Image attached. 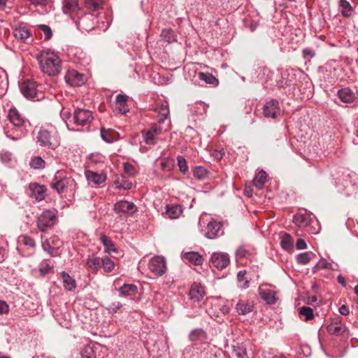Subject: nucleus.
I'll list each match as a JSON object with an SVG mask.
<instances>
[{
    "label": "nucleus",
    "instance_id": "f257e3e1",
    "mask_svg": "<svg viewBox=\"0 0 358 358\" xmlns=\"http://www.w3.org/2000/svg\"><path fill=\"white\" fill-rule=\"evenodd\" d=\"M41 71L50 76H55L62 70L61 59L50 50H44L36 55Z\"/></svg>",
    "mask_w": 358,
    "mask_h": 358
},
{
    "label": "nucleus",
    "instance_id": "f03ea898",
    "mask_svg": "<svg viewBox=\"0 0 358 358\" xmlns=\"http://www.w3.org/2000/svg\"><path fill=\"white\" fill-rule=\"evenodd\" d=\"M9 121L15 127H17V133L13 134L11 131H6L7 138L17 141L24 137L27 134V124H29L28 120L15 108H10L8 113Z\"/></svg>",
    "mask_w": 358,
    "mask_h": 358
},
{
    "label": "nucleus",
    "instance_id": "7ed1b4c3",
    "mask_svg": "<svg viewBox=\"0 0 358 358\" xmlns=\"http://www.w3.org/2000/svg\"><path fill=\"white\" fill-rule=\"evenodd\" d=\"M36 142L41 147L55 150L60 144L59 136L55 129L41 128L36 135Z\"/></svg>",
    "mask_w": 358,
    "mask_h": 358
},
{
    "label": "nucleus",
    "instance_id": "20e7f679",
    "mask_svg": "<svg viewBox=\"0 0 358 358\" xmlns=\"http://www.w3.org/2000/svg\"><path fill=\"white\" fill-rule=\"evenodd\" d=\"M76 185L74 180L65 172L57 171L51 182V187L58 193L62 194L72 190Z\"/></svg>",
    "mask_w": 358,
    "mask_h": 358
},
{
    "label": "nucleus",
    "instance_id": "39448f33",
    "mask_svg": "<svg viewBox=\"0 0 358 358\" xmlns=\"http://www.w3.org/2000/svg\"><path fill=\"white\" fill-rule=\"evenodd\" d=\"M62 10L64 14L69 15L71 19L77 23L76 18L79 17L80 7L77 0H64ZM90 16L85 15L78 22L79 27H82Z\"/></svg>",
    "mask_w": 358,
    "mask_h": 358
},
{
    "label": "nucleus",
    "instance_id": "423d86ee",
    "mask_svg": "<svg viewBox=\"0 0 358 358\" xmlns=\"http://www.w3.org/2000/svg\"><path fill=\"white\" fill-rule=\"evenodd\" d=\"M148 269L156 276L163 275L167 270L165 258L160 255L152 257L148 263Z\"/></svg>",
    "mask_w": 358,
    "mask_h": 358
},
{
    "label": "nucleus",
    "instance_id": "0eeeda50",
    "mask_svg": "<svg viewBox=\"0 0 358 358\" xmlns=\"http://www.w3.org/2000/svg\"><path fill=\"white\" fill-rule=\"evenodd\" d=\"M335 185L338 191L346 195H350L356 189L355 185L352 183L348 174H342L336 179Z\"/></svg>",
    "mask_w": 358,
    "mask_h": 358
},
{
    "label": "nucleus",
    "instance_id": "6e6552de",
    "mask_svg": "<svg viewBox=\"0 0 358 358\" xmlns=\"http://www.w3.org/2000/svg\"><path fill=\"white\" fill-rule=\"evenodd\" d=\"M94 117L90 110L77 108L75 110L73 116V122L78 126H85L92 122Z\"/></svg>",
    "mask_w": 358,
    "mask_h": 358
},
{
    "label": "nucleus",
    "instance_id": "1a4fd4ad",
    "mask_svg": "<svg viewBox=\"0 0 358 358\" xmlns=\"http://www.w3.org/2000/svg\"><path fill=\"white\" fill-rule=\"evenodd\" d=\"M103 347L95 343H90L85 346L81 350L80 355L82 358H99Z\"/></svg>",
    "mask_w": 358,
    "mask_h": 358
},
{
    "label": "nucleus",
    "instance_id": "9d476101",
    "mask_svg": "<svg viewBox=\"0 0 358 358\" xmlns=\"http://www.w3.org/2000/svg\"><path fill=\"white\" fill-rule=\"evenodd\" d=\"M230 262L229 255L222 252H214L210 259L211 266L220 271L225 268Z\"/></svg>",
    "mask_w": 358,
    "mask_h": 358
},
{
    "label": "nucleus",
    "instance_id": "9b49d317",
    "mask_svg": "<svg viewBox=\"0 0 358 358\" xmlns=\"http://www.w3.org/2000/svg\"><path fill=\"white\" fill-rule=\"evenodd\" d=\"M65 81L71 86H81L85 83V76L76 70H69L64 77Z\"/></svg>",
    "mask_w": 358,
    "mask_h": 358
},
{
    "label": "nucleus",
    "instance_id": "f8f14e48",
    "mask_svg": "<svg viewBox=\"0 0 358 358\" xmlns=\"http://www.w3.org/2000/svg\"><path fill=\"white\" fill-rule=\"evenodd\" d=\"M264 115L267 118H275L280 113L278 101L271 99L263 108Z\"/></svg>",
    "mask_w": 358,
    "mask_h": 358
},
{
    "label": "nucleus",
    "instance_id": "ddd939ff",
    "mask_svg": "<svg viewBox=\"0 0 358 358\" xmlns=\"http://www.w3.org/2000/svg\"><path fill=\"white\" fill-rule=\"evenodd\" d=\"M222 225H201V232L208 238L213 239L224 234Z\"/></svg>",
    "mask_w": 358,
    "mask_h": 358
},
{
    "label": "nucleus",
    "instance_id": "4468645a",
    "mask_svg": "<svg viewBox=\"0 0 358 358\" xmlns=\"http://www.w3.org/2000/svg\"><path fill=\"white\" fill-rule=\"evenodd\" d=\"M22 94L27 98H35L37 96L38 90L36 83L30 80L24 81L20 85Z\"/></svg>",
    "mask_w": 358,
    "mask_h": 358
},
{
    "label": "nucleus",
    "instance_id": "2eb2a0df",
    "mask_svg": "<svg viewBox=\"0 0 358 358\" xmlns=\"http://www.w3.org/2000/svg\"><path fill=\"white\" fill-rule=\"evenodd\" d=\"M114 209L117 213L132 215L136 212L137 207L132 202L128 201H120L115 204Z\"/></svg>",
    "mask_w": 358,
    "mask_h": 358
},
{
    "label": "nucleus",
    "instance_id": "dca6fc26",
    "mask_svg": "<svg viewBox=\"0 0 358 358\" xmlns=\"http://www.w3.org/2000/svg\"><path fill=\"white\" fill-rule=\"evenodd\" d=\"M189 339L194 345L199 343L206 344L208 335L203 329L198 328L192 330L189 333Z\"/></svg>",
    "mask_w": 358,
    "mask_h": 358
},
{
    "label": "nucleus",
    "instance_id": "f3484780",
    "mask_svg": "<svg viewBox=\"0 0 358 358\" xmlns=\"http://www.w3.org/2000/svg\"><path fill=\"white\" fill-rule=\"evenodd\" d=\"M205 295L204 287L200 284L194 282L191 286L189 296L192 301L194 302L200 301Z\"/></svg>",
    "mask_w": 358,
    "mask_h": 358
},
{
    "label": "nucleus",
    "instance_id": "a211bd4d",
    "mask_svg": "<svg viewBox=\"0 0 358 358\" xmlns=\"http://www.w3.org/2000/svg\"><path fill=\"white\" fill-rule=\"evenodd\" d=\"M31 192L30 196L37 201H42L45 197L46 188L43 185L37 183H31L29 186Z\"/></svg>",
    "mask_w": 358,
    "mask_h": 358
},
{
    "label": "nucleus",
    "instance_id": "6ab92c4d",
    "mask_svg": "<svg viewBox=\"0 0 358 358\" xmlns=\"http://www.w3.org/2000/svg\"><path fill=\"white\" fill-rule=\"evenodd\" d=\"M294 224H313L317 222L316 217L308 212L297 213L293 217Z\"/></svg>",
    "mask_w": 358,
    "mask_h": 358
},
{
    "label": "nucleus",
    "instance_id": "aec40b11",
    "mask_svg": "<svg viewBox=\"0 0 358 358\" xmlns=\"http://www.w3.org/2000/svg\"><path fill=\"white\" fill-rule=\"evenodd\" d=\"M235 308L238 315H245L252 312L254 304L248 300L239 299L236 304Z\"/></svg>",
    "mask_w": 358,
    "mask_h": 358
},
{
    "label": "nucleus",
    "instance_id": "412c9836",
    "mask_svg": "<svg viewBox=\"0 0 358 358\" xmlns=\"http://www.w3.org/2000/svg\"><path fill=\"white\" fill-rule=\"evenodd\" d=\"M221 356H222V352L220 350L206 344L201 352L199 358H220Z\"/></svg>",
    "mask_w": 358,
    "mask_h": 358
},
{
    "label": "nucleus",
    "instance_id": "4be33fe9",
    "mask_svg": "<svg viewBox=\"0 0 358 358\" xmlns=\"http://www.w3.org/2000/svg\"><path fill=\"white\" fill-rule=\"evenodd\" d=\"M339 99L345 103H352L355 99V94L349 87H344L337 92Z\"/></svg>",
    "mask_w": 358,
    "mask_h": 358
},
{
    "label": "nucleus",
    "instance_id": "5701e85b",
    "mask_svg": "<svg viewBox=\"0 0 358 358\" xmlns=\"http://www.w3.org/2000/svg\"><path fill=\"white\" fill-rule=\"evenodd\" d=\"M182 257L184 259L189 262L190 263L194 264L196 266H200L203 262V258L202 255H201L197 252H193V251L185 252H183L182 253Z\"/></svg>",
    "mask_w": 358,
    "mask_h": 358
},
{
    "label": "nucleus",
    "instance_id": "b1692460",
    "mask_svg": "<svg viewBox=\"0 0 358 358\" xmlns=\"http://www.w3.org/2000/svg\"><path fill=\"white\" fill-rule=\"evenodd\" d=\"M259 294L268 304H274L277 301L276 292L273 290L269 289H264L259 287Z\"/></svg>",
    "mask_w": 358,
    "mask_h": 358
},
{
    "label": "nucleus",
    "instance_id": "393cba45",
    "mask_svg": "<svg viewBox=\"0 0 358 358\" xmlns=\"http://www.w3.org/2000/svg\"><path fill=\"white\" fill-rule=\"evenodd\" d=\"M85 176L89 183H93L96 185L104 182L106 178L104 174H99L92 171H87L85 172Z\"/></svg>",
    "mask_w": 358,
    "mask_h": 358
},
{
    "label": "nucleus",
    "instance_id": "a878e982",
    "mask_svg": "<svg viewBox=\"0 0 358 358\" xmlns=\"http://www.w3.org/2000/svg\"><path fill=\"white\" fill-rule=\"evenodd\" d=\"M347 329L345 325L341 324V321L334 322L327 326V331L329 334L334 335H341Z\"/></svg>",
    "mask_w": 358,
    "mask_h": 358
},
{
    "label": "nucleus",
    "instance_id": "bb28decb",
    "mask_svg": "<svg viewBox=\"0 0 358 358\" xmlns=\"http://www.w3.org/2000/svg\"><path fill=\"white\" fill-rule=\"evenodd\" d=\"M154 111L157 113L161 117L158 120L159 124H163L168 118L169 115V108L167 103H163L157 106L154 109Z\"/></svg>",
    "mask_w": 358,
    "mask_h": 358
},
{
    "label": "nucleus",
    "instance_id": "cd10ccee",
    "mask_svg": "<svg viewBox=\"0 0 358 358\" xmlns=\"http://www.w3.org/2000/svg\"><path fill=\"white\" fill-rule=\"evenodd\" d=\"M64 288L68 291H73L76 287V283L67 273L62 271L60 273Z\"/></svg>",
    "mask_w": 358,
    "mask_h": 358
},
{
    "label": "nucleus",
    "instance_id": "c85d7f7f",
    "mask_svg": "<svg viewBox=\"0 0 358 358\" xmlns=\"http://www.w3.org/2000/svg\"><path fill=\"white\" fill-rule=\"evenodd\" d=\"M100 241L103 245L105 248V252L110 253V252H116L117 249L113 243V242L104 234L101 233L100 235Z\"/></svg>",
    "mask_w": 358,
    "mask_h": 358
},
{
    "label": "nucleus",
    "instance_id": "c756f323",
    "mask_svg": "<svg viewBox=\"0 0 358 358\" xmlns=\"http://www.w3.org/2000/svg\"><path fill=\"white\" fill-rule=\"evenodd\" d=\"M39 222L41 224H48L50 222H54L57 220L55 210H47L43 211L39 217Z\"/></svg>",
    "mask_w": 358,
    "mask_h": 358
},
{
    "label": "nucleus",
    "instance_id": "7c9ffc66",
    "mask_svg": "<svg viewBox=\"0 0 358 358\" xmlns=\"http://www.w3.org/2000/svg\"><path fill=\"white\" fill-rule=\"evenodd\" d=\"M118 292L120 296H132L137 292V287L133 284H124L118 289Z\"/></svg>",
    "mask_w": 358,
    "mask_h": 358
},
{
    "label": "nucleus",
    "instance_id": "2f4dec72",
    "mask_svg": "<svg viewBox=\"0 0 358 358\" xmlns=\"http://www.w3.org/2000/svg\"><path fill=\"white\" fill-rule=\"evenodd\" d=\"M338 6L342 15L349 17L352 13V7L347 0H339Z\"/></svg>",
    "mask_w": 358,
    "mask_h": 358
},
{
    "label": "nucleus",
    "instance_id": "473e14b6",
    "mask_svg": "<svg viewBox=\"0 0 358 358\" xmlns=\"http://www.w3.org/2000/svg\"><path fill=\"white\" fill-rule=\"evenodd\" d=\"M30 31L25 27H19L14 29L13 35L14 36L21 41H24L27 38L30 36Z\"/></svg>",
    "mask_w": 358,
    "mask_h": 358
},
{
    "label": "nucleus",
    "instance_id": "72a5a7b5",
    "mask_svg": "<svg viewBox=\"0 0 358 358\" xmlns=\"http://www.w3.org/2000/svg\"><path fill=\"white\" fill-rule=\"evenodd\" d=\"M182 212V207L180 205L167 206L166 207V214L171 219L179 217Z\"/></svg>",
    "mask_w": 358,
    "mask_h": 358
},
{
    "label": "nucleus",
    "instance_id": "f704fd0d",
    "mask_svg": "<svg viewBox=\"0 0 358 358\" xmlns=\"http://www.w3.org/2000/svg\"><path fill=\"white\" fill-rule=\"evenodd\" d=\"M233 352L237 358H250L244 345L236 343L233 345Z\"/></svg>",
    "mask_w": 358,
    "mask_h": 358
},
{
    "label": "nucleus",
    "instance_id": "c9c22d12",
    "mask_svg": "<svg viewBox=\"0 0 358 358\" xmlns=\"http://www.w3.org/2000/svg\"><path fill=\"white\" fill-rule=\"evenodd\" d=\"M42 248L52 257L59 256L58 247H52L48 238L42 241Z\"/></svg>",
    "mask_w": 358,
    "mask_h": 358
},
{
    "label": "nucleus",
    "instance_id": "e433bc0d",
    "mask_svg": "<svg viewBox=\"0 0 358 358\" xmlns=\"http://www.w3.org/2000/svg\"><path fill=\"white\" fill-rule=\"evenodd\" d=\"M8 86V81L6 72L0 68V96L6 93Z\"/></svg>",
    "mask_w": 358,
    "mask_h": 358
},
{
    "label": "nucleus",
    "instance_id": "4c0bfd02",
    "mask_svg": "<svg viewBox=\"0 0 358 358\" xmlns=\"http://www.w3.org/2000/svg\"><path fill=\"white\" fill-rule=\"evenodd\" d=\"M160 36L164 41L169 43L176 41V35L171 29H163Z\"/></svg>",
    "mask_w": 358,
    "mask_h": 358
},
{
    "label": "nucleus",
    "instance_id": "58836bf2",
    "mask_svg": "<svg viewBox=\"0 0 358 358\" xmlns=\"http://www.w3.org/2000/svg\"><path fill=\"white\" fill-rule=\"evenodd\" d=\"M266 173L263 170L261 171L253 180L254 185L259 189H262L266 182Z\"/></svg>",
    "mask_w": 358,
    "mask_h": 358
},
{
    "label": "nucleus",
    "instance_id": "ea45409f",
    "mask_svg": "<svg viewBox=\"0 0 358 358\" xmlns=\"http://www.w3.org/2000/svg\"><path fill=\"white\" fill-rule=\"evenodd\" d=\"M101 259L94 255L89 256L86 261L87 266L94 271H97L101 268Z\"/></svg>",
    "mask_w": 358,
    "mask_h": 358
},
{
    "label": "nucleus",
    "instance_id": "a19ab883",
    "mask_svg": "<svg viewBox=\"0 0 358 358\" xmlns=\"http://www.w3.org/2000/svg\"><path fill=\"white\" fill-rule=\"evenodd\" d=\"M115 187L125 190L130 189L132 187V182L127 180L124 176L118 178L114 182Z\"/></svg>",
    "mask_w": 358,
    "mask_h": 358
},
{
    "label": "nucleus",
    "instance_id": "79ce46f5",
    "mask_svg": "<svg viewBox=\"0 0 358 358\" xmlns=\"http://www.w3.org/2000/svg\"><path fill=\"white\" fill-rule=\"evenodd\" d=\"M60 117L62 120L66 123V127L69 130H75L74 129L70 128L69 122L73 121V117L71 118V113L69 108H62L60 112Z\"/></svg>",
    "mask_w": 358,
    "mask_h": 358
},
{
    "label": "nucleus",
    "instance_id": "37998d69",
    "mask_svg": "<svg viewBox=\"0 0 358 358\" xmlns=\"http://www.w3.org/2000/svg\"><path fill=\"white\" fill-rule=\"evenodd\" d=\"M280 245L286 250H292L293 248V243L291 236L288 234H283L281 237Z\"/></svg>",
    "mask_w": 358,
    "mask_h": 358
},
{
    "label": "nucleus",
    "instance_id": "c03bdc74",
    "mask_svg": "<svg viewBox=\"0 0 358 358\" xmlns=\"http://www.w3.org/2000/svg\"><path fill=\"white\" fill-rule=\"evenodd\" d=\"M114 267V262L108 257L101 258V268H102L105 272L112 271Z\"/></svg>",
    "mask_w": 358,
    "mask_h": 358
},
{
    "label": "nucleus",
    "instance_id": "a18cd8bd",
    "mask_svg": "<svg viewBox=\"0 0 358 358\" xmlns=\"http://www.w3.org/2000/svg\"><path fill=\"white\" fill-rule=\"evenodd\" d=\"M198 76L201 80H203L208 84L214 85L218 83L217 79L209 73L199 72Z\"/></svg>",
    "mask_w": 358,
    "mask_h": 358
},
{
    "label": "nucleus",
    "instance_id": "49530a36",
    "mask_svg": "<svg viewBox=\"0 0 358 358\" xmlns=\"http://www.w3.org/2000/svg\"><path fill=\"white\" fill-rule=\"evenodd\" d=\"M245 275V271H240L237 274L238 286L242 289H246L249 287V281L246 279Z\"/></svg>",
    "mask_w": 358,
    "mask_h": 358
},
{
    "label": "nucleus",
    "instance_id": "de8ad7c7",
    "mask_svg": "<svg viewBox=\"0 0 358 358\" xmlns=\"http://www.w3.org/2000/svg\"><path fill=\"white\" fill-rule=\"evenodd\" d=\"M45 162L39 156L33 157L30 161V166L34 169H43Z\"/></svg>",
    "mask_w": 358,
    "mask_h": 358
},
{
    "label": "nucleus",
    "instance_id": "09e8293b",
    "mask_svg": "<svg viewBox=\"0 0 358 358\" xmlns=\"http://www.w3.org/2000/svg\"><path fill=\"white\" fill-rule=\"evenodd\" d=\"M85 7L92 11L99 10L102 5V0H85Z\"/></svg>",
    "mask_w": 358,
    "mask_h": 358
},
{
    "label": "nucleus",
    "instance_id": "8fccbe9b",
    "mask_svg": "<svg viewBox=\"0 0 358 358\" xmlns=\"http://www.w3.org/2000/svg\"><path fill=\"white\" fill-rule=\"evenodd\" d=\"M143 137L147 145H155L156 143L155 135L148 130L143 131Z\"/></svg>",
    "mask_w": 358,
    "mask_h": 358
},
{
    "label": "nucleus",
    "instance_id": "3c124183",
    "mask_svg": "<svg viewBox=\"0 0 358 358\" xmlns=\"http://www.w3.org/2000/svg\"><path fill=\"white\" fill-rule=\"evenodd\" d=\"M53 268V266L50 265L47 261L43 260L41 262L38 266L39 272L41 275L44 276L48 274L52 269Z\"/></svg>",
    "mask_w": 358,
    "mask_h": 358
},
{
    "label": "nucleus",
    "instance_id": "603ef678",
    "mask_svg": "<svg viewBox=\"0 0 358 358\" xmlns=\"http://www.w3.org/2000/svg\"><path fill=\"white\" fill-rule=\"evenodd\" d=\"M299 314L306 317V320L308 321L314 317L313 310L308 306H303L299 310Z\"/></svg>",
    "mask_w": 358,
    "mask_h": 358
},
{
    "label": "nucleus",
    "instance_id": "864d4df0",
    "mask_svg": "<svg viewBox=\"0 0 358 358\" xmlns=\"http://www.w3.org/2000/svg\"><path fill=\"white\" fill-rule=\"evenodd\" d=\"M178 166L179 167L180 171L182 173H186L188 171V166L187 164V161L182 156H178L177 157Z\"/></svg>",
    "mask_w": 358,
    "mask_h": 358
},
{
    "label": "nucleus",
    "instance_id": "5fc2aeb1",
    "mask_svg": "<svg viewBox=\"0 0 358 358\" xmlns=\"http://www.w3.org/2000/svg\"><path fill=\"white\" fill-rule=\"evenodd\" d=\"M207 170L202 166H197L193 171V175L199 179H203L207 176Z\"/></svg>",
    "mask_w": 358,
    "mask_h": 358
},
{
    "label": "nucleus",
    "instance_id": "6e6d98bb",
    "mask_svg": "<svg viewBox=\"0 0 358 358\" xmlns=\"http://www.w3.org/2000/svg\"><path fill=\"white\" fill-rule=\"evenodd\" d=\"M310 261V255L308 252H302L296 256V262L299 264H307Z\"/></svg>",
    "mask_w": 358,
    "mask_h": 358
},
{
    "label": "nucleus",
    "instance_id": "4d7b16f0",
    "mask_svg": "<svg viewBox=\"0 0 358 358\" xmlns=\"http://www.w3.org/2000/svg\"><path fill=\"white\" fill-rule=\"evenodd\" d=\"M101 137L106 143H111L114 140L113 136L110 131L103 128L101 129Z\"/></svg>",
    "mask_w": 358,
    "mask_h": 358
},
{
    "label": "nucleus",
    "instance_id": "13d9d810",
    "mask_svg": "<svg viewBox=\"0 0 358 358\" xmlns=\"http://www.w3.org/2000/svg\"><path fill=\"white\" fill-rule=\"evenodd\" d=\"M236 255L238 258H246L250 255V253L244 245H241L237 248Z\"/></svg>",
    "mask_w": 358,
    "mask_h": 358
},
{
    "label": "nucleus",
    "instance_id": "bf43d9fd",
    "mask_svg": "<svg viewBox=\"0 0 358 358\" xmlns=\"http://www.w3.org/2000/svg\"><path fill=\"white\" fill-rule=\"evenodd\" d=\"M124 171L129 176H134L136 173L135 167L129 162L124 163Z\"/></svg>",
    "mask_w": 358,
    "mask_h": 358
},
{
    "label": "nucleus",
    "instance_id": "052dcab7",
    "mask_svg": "<svg viewBox=\"0 0 358 358\" xmlns=\"http://www.w3.org/2000/svg\"><path fill=\"white\" fill-rule=\"evenodd\" d=\"M39 29L43 31L45 39L49 40L52 37V34L50 27L45 24H41L39 25Z\"/></svg>",
    "mask_w": 358,
    "mask_h": 358
},
{
    "label": "nucleus",
    "instance_id": "680f3d73",
    "mask_svg": "<svg viewBox=\"0 0 358 358\" xmlns=\"http://www.w3.org/2000/svg\"><path fill=\"white\" fill-rule=\"evenodd\" d=\"M11 152L8 151L2 150L0 152V160L3 164L8 163L11 159Z\"/></svg>",
    "mask_w": 358,
    "mask_h": 358
},
{
    "label": "nucleus",
    "instance_id": "e2e57ef3",
    "mask_svg": "<svg viewBox=\"0 0 358 358\" xmlns=\"http://www.w3.org/2000/svg\"><path fill=\"white\" fill-rule=\"evenodd\" d=\"M161 124H159V122L154 123L152 124L151 127L150 128V129H148V131H151L154 135H155V136H157L162 132L163 129L160 126Z\"/></svg>",
    "mask_w": 358,
    "mask_h": 358
},
{
    "label": "nucleus",
    "instance_id": "0e129e2a",
    "mask_svg": "<svg viewBox=\"0 0 358 358\" xmlns=\"http://www.w3.org/2000/svg\"><path fill=\"white\" fill-rule=\"evenodd\" d=\"M122 305L119 301H115L110 303L108 306V310L113 313H117L119 309L122 308Z\"/></svg>",
    "mask_w": 358,
    "mask_h": 358
},
{
    "label": "nucleus",
    "instance_id": "69168bd1",
    "mask_svg": "<svg viewBox=\"0 0 358 358\" xmlns=\"http://www.w3.org/2000/svg\"><path fill=\"white\" fill-rule=\"evenodd\" d=\"M215 307H217L223 315L228 314L230 310V308L226 304L217 303L215 304Z\"/></svg>",
    "mask_w": 358,
    "mask_h": 358
},
{
    "label": "nucleus",
    "instance_id": "338daca9",
    "mask_svg": "<svg viewBox=\"0 0 358 358\" xmlns=\"http://www.w3.org/2000/svg\"><path fill=\"white\" fill-rule=\"evenodd\" d=\"M303 57H309L310 58H313L315 56V52L313 49L310 48H307L303 50L302 51Z\"/></svg>",
    "mask_w": 358,
    "mask_h": 358
},
{
    "label": "nucleus",
    "instance_id": "774afa93",
    "mask_svg": "<svg viewBox=\"0 0 358 358\" xmlns=\"http://www.w3.org/2000/svg\"><path fill=\"white\" fill-rule=\"evenodd\" d=\"M331 264L327 262L325 259H321L317 264L315 266V268H330Z\"/></svg>",
    "mask_w": 358,
    "mask_h": 358
}]
</instances>
